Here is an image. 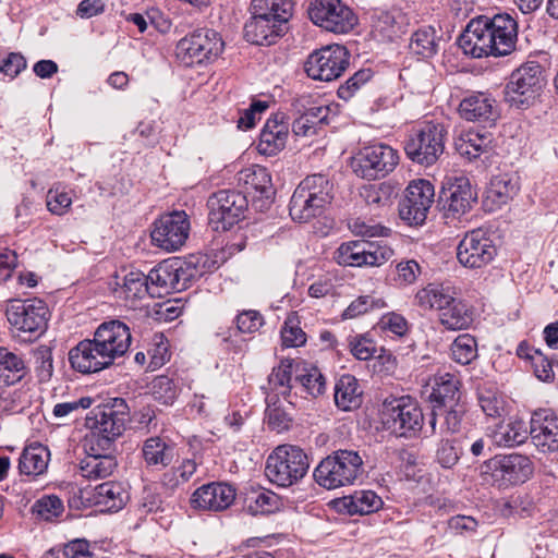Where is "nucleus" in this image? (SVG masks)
Listing matches in <instances>:
<instances>
[{"instance_id":"nucleus-10","label":"nucleus","mask_w":558,"mask_h":558,"mask_svg":"<svg viewBox=\"0 0 558 558\" xmlns=\"http://www.w3.org/2000/svg\"><path fill=\"white\" fill-rule=\"evenodd\" d=\"M395 254L387 239L342 243L336 252L339 265L351 267H379Z\"/></svg>"},{"instance_id":"nucleus-26","label":"nucleus","mask_w":558,"mask_h":558,"mask_svg":"<svg viewBox=\"0 0 558 558\" xmlns=\"http://www.w3.org/2000/svg\"><path fill=\"white\" fill-rule=\"evenodd\" d=\"M289 135V123L283 113H276L264 125L257 149L262 155L274 156L281 151Z\"/></svg>"},{"instance_id":"nucleus-36","label":"nucleus","mask_w":558,"mask_h":558,"mask_svg":"<svg viewBox=\"0 0 558 558\" xmlns=\"http://www.w3.org/2000/svg\"><path fill=\"white\" fill-rule=\"evenodd\" d=\"M518 192V186L507 174L496 175L486 190L484 204L488 210L506 205Z\"/></svg>"},{"instance_id":"nucleus-23","label":"nucleus","mask_w":558,"mask_h":558,"mask_svg":"<svg viewBox=\"0 0 558 558\" xmlns=\"http://www.w3.org/2000/svg\"><path fill=\"white\" fill-rule=\"evenodd\" d=\"M239 181L243 182L250 193H254L253 204L255 206L262 210L270 206L275 191L271 177L265 167L254 165L245 168L240 172Z\"/></svg>"},{"instance_id":"nucleus-1","label":"nucleus","mask_w":558,"mask_h":558,"mask_svg":"<svg viewBox=\"0 0 558 558\" xmlns=\"http://www.w3.org/2000/svg\"><path fill=\"white\" fill-rule=\"evenodd\" d=\"M131 342L129 326L119 319H110L96 328L92 339L82 340L70 350L69 362L82 374L97 373L123 356Z\"/></svg>"},{"instance_id":"nucleus-5","label":"nucleus","mask_w":558,"mask_h":558,"mask_svg":"<svg viewBox=\"0 0 558 558\" xmlns=\"http://www.w3.org/2000/svg\"><path fill=\"white\" fill-rule=\"evenodd\" d=\"M545 85L543 66L537 61H526L510 74L505 99L511 107L526 109L535 104Z\"/></svg>"},{"instance_id":"nucleus-30","label":"nucleus","mask_w":558,"mask_h":558,"mask_svg":"<svg viewBox=\"0 0 558 558\" xmlns=\"http://www.w3.org/2000/svg\"><path fill=\"white\" fill-rule=\"evenodd\" d=\"M175 447L165 438L154 436L147 438L142 446V457L148 468L161 470L171 464Z\"/></svg>"},{"instance_id":"nucleus-3","label":"nucleus","mask_w":558,"mask_h":558,"mask_svg":"<svg viewBox=\"0 0 558 558\" xmlns=\"http://www.w3.org/2000/svg\"><path fill=\"white\" fill-rule=\"evenodd\" d=\"M534 474V463L525 454H496L481 465V477L484 483L507 489L527 482Z\"/></svg>"},{"instance_id":"nucleus-11","label":"nucleus","mask_w":558,"mask_h":558,"mask_svg":"<svg viewBox=\"0 0 558 558\" xmlns=\"http://www.w3.org/2000/svg\"><path fill=\"white\" fill-rule=\"evenodd\" d=\"M246 196L235 190H220L207 201L209 226L215 231H227L240 222L247 210Z\"/></svg>"},{"instance_id":"nucleus-60","label":"nucleus","mask_w":558,"mask_h":558,"mask_svg":"<svg viewBox=\"0 0 558 558\" xmlns=\"http://www.w3.org/2000/svg\"><path fill=\"white\" fill-rule=\"evenodd\" d=\"M478 403L489 417H500L505 412L504 400L495 391L483 389L478 392Z\"/></svg>"},{"instance_id":"nucleus-44","label":"nucleus","mask_w":558,"mask_h":558,"mask_svg":"<svg viewBox=\"0 0 558 558\" xmlns=\"http://www.w3.org/2000/svg\"><path fill=\"white\" fill-rule=\"evenodd\" d=\"M293 4L291 0H252L251 12L252 14H259L262 16L272 20L279 25L288 24L292 16Z\"/></svg>"},{"instance_id":"nucleus-29","label":"nucleus","mask_w":558,"mask_h":558,"mask_svg":"<svg viewBox=\"0 0 558 558\" xmlns=\"http://www.w3.org/2000/svg\"><path fill=\"white\" fill-rule=\"evenodd\" d=\"M460 381L449 373L438 374L434 377L433 389L429 395L432 410L451 407L460 403Z\"/></svg>"},{"instance_id":"nucleus-64","label":"nucleus","mask_w":558,"mask_h":558,"mask_svg":"<svg viewBox=\"0 0 558 558\" xmlns=\"http://www.w3.org/2000/svg\"><path fill=\"white\" fill-rule=\"evenodd\" d=\"M350 228L355 235L362 238H381L386 239L391 232L390 229L381 226L380 223H371L365 220L356 219Z\"/></svg>"},{"instance_id":"nucleus-49","label":"nucleus","mask_w":558,"mask_h":558,"mask_svg":"<svg viewBox=\"0 0 558 558\" xmlns=\"http://www.w3.org/2000/svg\"><path fill=\"white\" fill-rule=\"evenodd\" d=\"M196 469L197 464L194 460L184 459L178 466H172L162 474L160 484L166 490L174 492L190 481Z\"/></svg>"},{"instance_id":"nucleus-50","label":"nucleus","mask_w":558,"mask_h":558,"mask_svg":"<svg viewBox=\"0 0 558 558\" xmlns=\"http://www.w3.org/2000/svg\"><path fill=\"white\" fill-rule=\"evenodd\" d=\"M294 380L300 383L304 391L312 397H317L325 392V378L316 367L310 369L303 367L300 369V363H296Z\"/></svg>"},{"instance_id":"nucleus-42","label":"nucleus","mask_w":558,"mask_h":558,"mask_svg":"<svg viewBox=\"0 0 558 558\" xmlns=\"http://www.w3.org/2000/svg\"><path fill=\"white\" fill-rule=\"evenodd\" d=\"M179 269L170 264H159L146 275L147 282L151 286L150 295H160L161 290L169 292L179 289Z\"/></svg>"},{"instance_id":"nucleus-17","label":"nucleus","mask_w":558,"mask_h":558,"mask_svg":"<svg viewBox=\"0 0 558 558\" xmlns=\"http://www.w3.org/2000/svg\"><path fill=\"white\" fill-rule=\"evenodd\" d=\"M129 407L121 398L111 402L98 404L86 416V426L110 437H120L129 422Z\"/></svg>"},{"instance_id":"nucleus-53","label":"nucleus","mask_w":558,"mask_h":558,"mask_svg":"<svg viewBox=\"0 0 558 558\" xmlns=\"http://www.w3.org/2000/svg\"><path fill=\"white\" fill-rule=\"evenodd\" d=\"M384 307H386V302L383 298L375 294L361 295L353 300L343 311L342 318L353 319L374 310H380Z\"/></svg>"},{"instance_id":"nucleus-2","label":"nucleus","mask_w":558,"mask_h":558,"mask_svg":"<svg viewBox=\"0 0 558 558\" xmlns=\"http://www.w3.org/2000/svg\"><path fill=\"white\" fill-rule=\"evenodd\" d=\"M518 22L508 13L472 19L458 39L459 47L473 58L508 56L515 50Z\"/></svg>"},{"instance_id":"nucleus-20","label":"nucleus","mask_w":558,"mask_h":558,"mask_svg":"<svg viewBox=\"0 0 558 558\" xmlns=\"http://www.w3.org/2000/svg\"><path fill=\"white\" fill-rule=\"evenodd\" d=\"M529 435L538 451H558V415L550 409L535 410L531 415Z\"/></svg>"},{"instance_id":"nucleus-45","label":"nucleus","mask_w":558,"mask_h":558,"mask_svg":"<svg viewBox=\"0 0 558 558\" xmlns=\"http://www.w3.org/2000/svg\"><path fill=\"white\" fill-rule=\"evenodd\" d=\"M182 390V379L177 376L160 375L153 379L150 393L161 404L172 405Z\"/></svg>"},{"instance_id":"nucleus-46","label":"nucleus","mask_w":558,"mask_h":558,"mask_svg":"<svg viewBox=\"0 0 558 558\" xmlns=\"http://www.w3.org/2000/svg\"><path fill=\"white\" fill-rule=\"evenodd\" d=\"M265 401L267 405L265 417L268 427L278 433L288 430L292 422V416L284 408L283 398H278V396L274 393H267Z\"/></svg>"},{"instance_id":"nucleus-12","label":"nucleus","mask_w":558,"mask_h":558,"mask_svg":"<svg viewBox=\"0 0 558 558\" xmlns=\"http://www.w3.org/2000/svg\"><path fill=\"white\" fill-rule=\"evenodd\" d=\"M399 155L391 146L377 143L363 147L352 158V169L357 177L366 180L385 178L395 170Z\"/></svg>"},{"instance_id":"nucleus-54","label":"nucleus","mask_w":558,"mask_h":558,"mask_svg":"<svg viewBox=\"0 0 558 558\" xmlns=\"http://www.w3.org/2000/svg\"><path fill=\"white\" fill-rule=\"evenodd\" d=\"M64 510L62 500L56 495L39 498L32 506V513L38 520L52 521L60 517Z\"/></svg>"},{"instance_id":"nucleus-15","label":"nucleus","mask_w":558,"mask_h":558,"mask_svg":"<svg viewBox=\"0 0 558 558\" xmlns=\"http://www.w3.org/2000/svg\"><path fill=\"white\" fill-rule=\"evenodd\" d=\"M350 53L345 47L330 45L312 52L305 62L306 74L317 81L338 78L349 65Z\"/></svg>"},{"instance_id":"nucleus-33","label":"nucleus","mask_w":558,"mask_h":558,"mask_svg":"<svg viewBox=\"0 0 558 558\" xmlns=\"http://www.w3.org/2000/svg\"><path fill=\"white\" fill-rule=\"evenodd\" d=\"M438 318L447 330L457 331L468 329L474 320V314L464 301L453 295L452 301L438 314Z\"/></svg>"},{"instance_id":"nucleus-63","label":"nucleus","mask_w":558,"mask_h":558,"mask_svg":"<svg viewBox=\"0 0 558 558\" xmlns=\"http://www.w3.org/2000/svg\"><path fill=\"white\" fill-rule=\"evenodd\" d=\"M248 508L255 513H270L277 508L278 496L271 492H258L248 498Z\"/></svg>"},{"instance_id":"nucleus-43","label":"nucleus","mask_w":558,"mask_h":558,"mask_svg":"<svg viewBox=\"0 0 558 558\" xmlns=\"http://www.w3.org/2000/svg\"><path fill=\"white\" fill-rule=\"evenodd\" d=\"M342 505L351 515H365L378 511L383 505V499L373 490H357L342 499Z\"/></svg>"},{"instance_id":"nucleus-21","label":"nucleus","mask_w":558,"mask_h":558,"mask_svg":"<svg viewBox=\"0 0 558 558\" xmlns=\"http://www.w3.org/2000/svg\"><path fill=\"white\" fill-rule=\"evenodd\" d=\"M440 199L446 217L458 218L472 208V205L476 203L477 195L470 180L465 177H460L456 178L453 182L442 190Z\"/></svg>"},{"instance_id":"nucleus-37","label":"nucleus","mask_w":558,"mask_h":558,"mask_svg":"<svg viewBox=\"0 0 558 558\" xmlns=\"http://www.w3.org/2000/svg\"><path fill=\"white\" fill-rule=\"evenodd\" d=\"M50 452L47 447L35 444L24 448L19 459V470L21 474L28 476H38L46 472Z\"/></svg>"},{"instance_id":"nucleus-7","label":"nucleus","mask_w":558,"mask_h":558,"mask_svg":"<svg viewBox=\"0 0 558 558\" xmlns=\"http://www.w3.org/2000/svg\"><path fill=\"white\" fill-rule=\"evenodd\" d=\"M447 129L444 124L426 121L414 128L404 142L407 157L421 166L436 163L445 150Z\"/></svg>"},{"instance_id":"nucleus-58","label":"nucleus","mask_w":558,"mask_h":558,"mask_svg":"<svg viewBox=\"0 0 558 558\" xmlns=\"http://www.w3.org/2000/svg\"><path fill=\"white\" fill-rule=\"evenodd\" d=\"M34 371L39 383H47L53 373L52 352L48 347H39L34 351Z\"/></svg>"},{"instance_id":"nucleus-24","label":"nucleus","mask_w":558,"mask_h":558,"mask_svg":"<svg viewBox=\"0 0 558 558\" xmlns=\"http://www.w3.org/2000/svg\"><path fill=\"white\" fill-rule=\"evenodd\" d=\"M459 113L472 122H494L499 117L496 99L482 92L464 97L459 105Z\"/></svg>"},{"instance_id":"nucleus-32","label":"nucleus","mask_w":558,"mask_h":558,"mask_svg":"<svg viewBox=\"0 0 558 558\" xmlns=\"http://www.w3.org/2000/svg\"><path fill=\"white\" fill-rule=\"evenodd\" d=\"M335 404L341 411H353L363 402V391L357 379L351 374H344L335 384Z\"/></svg>"},{"instance_id":"nucleus-55","label":"nucleus","mask_w":558,"mask_h":558,"mask_svg":"<svg viewBox=\"0 0 558 558\" xmlns=\"http://www.w3.org/2000/svg\"><path fill=\"white\" fill-rule=\"evenodd\" d=\"M351 354L360 361H368L376 353V343L369 333L350 335L347 338Z\"/></svg>"},{"instance_id":"nucleus-28","label":"nucleus","mask_w":558,"mask_h":558,"mask_svg":"<svg viewBox=\"0 0 558 558\" xmlns=\"http://www.w3.org/2000/svg\"><path fill=\"white\" fill-rule=\"evenodd\" d=\"M486 435L498 447H514L527 439V429L523 421L509 420L488 426Z\"/></svg>"},{"instance_id":"nucleus-56","label":"nucleus","mask_w":558,"mask_h":558,"mask_svg":"<svg viewBox=\"0 0 558 558\" xmlns=\"http://www.w3.org/2000/svg\"><path fill=\"white\" fill-rule=\"evenodd\" d=\"M46 205L47 209L52 215L63 216L69 211L72 205V197L63 187L54 185L47 192Z\"/></svg>"},{"instance_id":"nucleus-22","label":"nucleus","mask_w":558,"mask_h":558,"mask_svg":"<svg viewBox=\"0 0 558 558\" xmlns=\"http://www.w3.org/2000/svg\"><path fill=\"white\" fill-rule=\"evenodd\" d=\"M235 495V489L229 484L209 483L193 493L191 505L199 510L222 511L233 504Z\"/></svg>"},{"instance_id":"nucleus-18","label":"nucleus","mask_w":558,"mask_h":558,"mask_svg":"<svg viewBox=\"0 0 558 558\" xmlns=\"http://www.w3.org/2000/svg\"><path fill=\"white\" fill-rule=\"evenodd\" d=\"M497 248L493 240L482 229L468 232L457 247L459 263L469 269L487 266L496 256Z\"/></svg>"},{"instance_id":"nucleus-4","label":"nucleus","mask_w":558,"mask_h":558,"mask_svg":"<svg viewBox=\"0 0 558 558\" xmlns=\"http://www.w3.org/2000/svg\"><path fill=\"white\" fill-rule=\"evenodd\" d=\"M363 472V459L357 451L339 449L319 462L313 476L319 486L335 489L353 484Z\"/></svg>"},{"instance_id":"nucleus-41","label":"nucleus","mask_w":558,"mask_h":558,"mask_svg":"<svg viewBox=\"0 0 558 558\" xmlns=\"http://www.w3.org/2000/svg\"><path fill=\"white\" fill-rule=\"evenodd\" d=\"M150 289L146 275L140 270H132L124 276L119 294L126 302V306L135 308L138 301L147 294L150 295Z\"/></svg>"},{"instance_id":"nucleus-61","label":"nucleus","mask_w":558,"mask_h":558,"mask_svg":"<svg viewBox=\"0 0 558 558\" xmlns=\"http://www.w3.org/2000/svg\"><path fill=\"white\" fill-rule=\"evenodd\" d=\"M373 76L371 69H362L355 72L344 84L338 88V96L343 100H349L354 94Z\"/></svg>"},{"instance_id":"nucleus-9","label":"nucleus","mask_w":558,"mask_h":558,"mask_svg":"<svg viewBox=\"0 0 558 558\" xmlns=\"http://www.w3.org/2000/svg\"><path fill=\"white\" fill-rule=\"evenodd\" d=\"M223 48L225 43L218 32L198 28L178 41L175 54L185 65L191 66L215 61Z\"/></svg>"},{"instance_id":"nucleus-14","label":"nucleus","mask_w":558,"mask_h":558,"mask_svg":"<svg viewBox=\"0 0 558 558\" xmlns=\"http://www.w3.org/2000/svg\"><path fill=\"white\" fill-rule=\"evenodd\" d=\"M307 12L315 25L336 34H347L357 23L353 11L341 0H313Z\"/></svg>"},{"instance_id":"nucleus-52","label":"nucleus","mask_w":558,"mask_h":558,"mask_svg":"<svg viewBox=\"0 0 558 558\" xmlns=\"http://www.w3.org/2000/svg\"><path fill=\"white\" fill-rule=\"evenodd\" d=\"M324 209L314 204L313 201L302 197L300 194L293 192L289 204V214L293 221L300 223L307 222L311 219L322 215Z\"/></svg>"},{"instance_id":"nucleus-13","label":"nucleus","mask_w":558,"mask_h":558,"mask_svg":"<svg viewBox=\"0 0 558 558\" xmlns=\"http://www.w3.org/2000/svg\"><path fill=\"white\" fill-rule=\"evenodd\" d=\"M48 316L49 310L39 299L14 300L7 308L8 322L16 331L27 335V340L44 332Z\"/></svg>"},{"instance_id":"nucleus-34","label":"nucleus","mask_w":558,"mask_h":558,"mask_svg":"<svg viewBox=\"0 0 558 558\" xmlns=\"http://www.w3.org/2000/svg\"><path fill=\"white\" fill-rule=\"evenodd\" d=\"M27 373L28 367L22 355L0 347V388L22 381Z\"/></svg>"},{"instance_id":"nucleus-59","label":"nucleus","mask_w":558,"mask_h":558,"mask_svg":"<svg viewBox=\"0 0 558 558\" xmlns=\"http://www.w3.org/2000/svg\"><path fill=\"white\" fill-rule=\"evenodd\" d=\"M116 439V437H110V435L90 429V434L84 444L85 452L93 454H112L111 449Z\"/></svg>"},{"instance_id":"nucleus-25","label":"nucleus","mask_w":558,"mask_h":558,"mask_svg":"<svg viewBox=\"0 0 558 558\" xmlns=\"http://www.w3.org/2000/svg\"><path fill=\"white\" fill-rule=\"evenodd\" d=\"M465 412V407L462 403L432 410L427 421V427L424 430L425 437L438 433L441 435L459 433Z\"/></svg>"},{"instance_id":"nucleus-31","label":"nucleus","mask_w":558,"mask_h":558,"mask_svg":"<svg viewBox=\"0 0 558 558\" xmlns=\"http://www.w3.org/2000/svg\"><path fill=\"white\" fill-rule=\"evenodd\" d=\"M295 365L296 363L294 360H281L280 364L274 367L269 374L267 386L263 387L265 395H277L278 398H283V400H286L289 404H292V401L289 400V397L293 387L292 375H295Z\"/></svg>"},{"instance_id":"nucleus-16","label":"nucleus","mask_w":558,"mask_h":558,"mask_svg":"<svg viewBox=\"0 0 558 558\" xmlns=\"http://www.w3.org/2000/svg\"><path fill=\"white\" fill-rule=\"evenodd\" d=\"M189 216L183 210H174L161 215L155 222L150 233L154 245L167 252L180 250L190 233Z\"/></svg>"},{"instance_id":"nucleus-48","label":"nucleus","mask_w":558,"mask_h":558,"mask_svg":"<svg viewBox=\"0 0 558 558\" xmlns=\"http://www.w3.org/2000/svg\"><path fill=\"white\" fill-rule=\"evenodd\" d=\"M410 50L424 59L432 58L438 51V37L436 29L432 26H423L413 33Z\"/></svg>"},{"instance_id":"nucleus-8","label":"nucleus","mask_w":558,"mask_h":558,"mask_svg":"<svg viewBox=\"0 0 558 558\" xmlns=\"http://www.w3.org/2000/svg\"><path fill=\"white\" fill-rule=\"evenodd\" d=\"M383 414L384 425L398 437L412 439L425 430L423 410L409 396L386 400Z\"/></svg>"},{"instance_id":"nucleus-6","label":"nucleus","mask_w":558,"mask_h":558,"mask_svg":"<svg viewBox=\"0 0 558 558\" xmlns=\"http://www.w3.org/2000/svg\"><path fill=\"white\" fill-rule=\"evenodd\" d=\"M310 469L307 454L298 446H278L267 458L265 474L280 486L289 487L301 481Z\"/></svg>"},{"instance_id":"nucleus-62","label":"nucleus","mask_w":558,"mask_h":558,"mask_svg":"<svg viewBox=\"0 0 558 558\" xmlns=\"http://www.w3.org/2000/svg\"><path fill=\"white\" fill-rule=\"evenodd\" d=\"M236 328L243 333H253L264 325L263 315L255 310H244L235 317Z\"/></svg>"},{"instance_id":"nucleus-39","label":"nucleus","mask_w":558,"mask_h":558,"mask_svg":"<svg viewBox=\"0 0 558 558\" xmlns=\"http://www.w3.org/2000/svg\"><path fill=\"white\" fill-rule=\"evenodd\" d=\"M453 294L449 287L433 282L420 289L414 296V301L418 307L436 310L439 314L452 301Z\"/></svg>"},{"instance_id":"nucleus-51","label":"nucleus","mask_w":558,"mask_h":558,"mask_svg":"<svg viewBox=\"0 0 558 558\" xmlns=\"http://www.w3.org/2000/svg\"><path fill=\"white\" fill-rule=\"evenodd\" d=\"M452 360L461 365H469L477 357L476 339L469 335H459L450 347Z\"/></svg>"},{"instance_id":"nucleus-57","label":"nucleus","mask_w":558,"mask_h":558,"mask_svg":"<svg viewBox=\"0 0 558 558\" xmlns=\"http://www.w3.org/2000/svg\"><path fill=\"white\" fill-rule=\"evenodd\" d=\"M462 454L454 439L441 438L437 445L436 460L445 469L454 466Z\"/></svg>"},{"instance_id":"nucleus-47","label":"nucleus","mask_w":558,"mask_h":558,"mask_svg":"<svg viewBox=\"0 0 558 558\" xmlns=\"http://www.w3.org/2000/svg\"><path fill=\"white\" fill-rule=\"evenodd\" d=\"M395 190L388 183L371 184L364 186L361 196L376 215L386 211L392 205Z\"/></svg>"},{"instance_id":"nucleus-40","label":"nucleus","mask_w":558,"mask_h":558,"mask_svg":"<svg viewBox=\"0 0 558 558\" xmlns=\"http://www.w3.org/2000/svg\"><path fill=\"white\" fill-rule=\"evenodd\" d=\"M117 466L118 462L113 454L86 453V457L80 462L82 476L93 481L112 475Z\"/></svg>"},{"instance_id":"nucleus-38","label":"nucleus","mask_w":558,"mask_h":558,"mask_svg":"<svg viewBox=\"0 0 558 558\" xmlns=\"http://www.w3.org/2000/svg\"><path fill=\"white\" fill-rule=\"evenodd\" d=\"M126 493L118 482H105L97 485L90 500L106 511H118L124 506Z\"/></svg>"},{"instance_id":"nucleus-35","label":"nucleus","mask_w":558,"mask_h":558,"mask_svg":"<svg viewBox=\"0 0 558 558\" xmlns=\"http://www.w3.org/2000/svg\"><path fill=\"white\" fill-rule=\"evenodd\" d=\"M492 142L490 133L468 130L456 138L454 148L459 155L472 160L487 153L490 149Z\"/></svg>"},{"instance_id":"nucleus-19","label":"nucleus","mask_w":558,"mask_h":558,"mask_svg":"<svg viewBox=\"0 0 558 558\" xmlns=\"http://www.w3.org/2000/svg\"><path fill=\"white\" fill-rule=\"evenodd\" d=\"M434 185L429 181L422 179L412 181L399 207L400 218L410 226L423 225L434 203Z\"/></svg>"},{"instance_id":"nucleus-27","label":"nucleus","mask_w":558,"mask_h":558,"mask_svg":"<svg viewBox=\"0 0 558 558\" xmlns=\"http://www.w3.org/2000/svg\"><path fill=\"white\" fill-rule=\"evenodd\" d=\"M286 32L287 24L279 25V23L259 14H252V17L244 25L245 39L259 46L274 44Z\"/></svg>"}]
</instances>
